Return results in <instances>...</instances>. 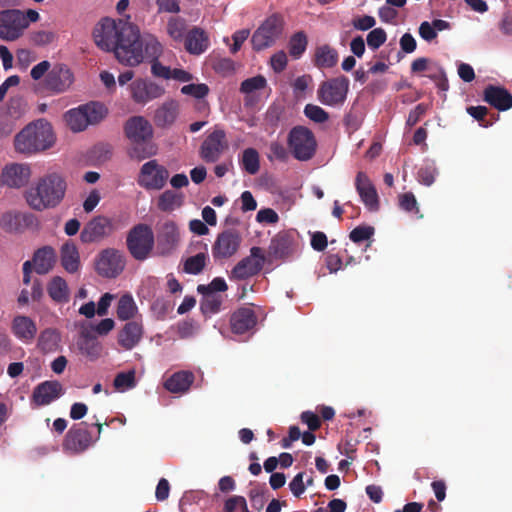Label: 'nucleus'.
Returning <instances> with one entry per match:
<instances>
[{"mask_svg":"<svg viewBox=\"0 0 512 512\" xmlns=\"http://www.w3.org/2000/svg\"><path fill=\"white\" fill-rule=\"evenodd\" d=\"M288 146L295 159L308 161L315 155L317 142L313 132L305 126L293 127L287 138Z\"/></svg>","mask_w":512,"mask_h":512,"instance_id":"nucleus-6","label":"nucleus"},{"mask_svg":"<svg viewBox=\"0 0 512 512\" xmlns=\"http://www.w3.org/2000/svg\"><path fill=\"white\" fill-rule=\"evenodd\" d=\"M37 218L32 213L9 211L0 218V226L6 232H23L36 226Z\"/></svg>","mask_w":512,"mask_h":512,"instance_id":"nucleus-23","label":"nucleus"},{"mask_svg":"<svg viewBox=\"0 0 512 512\" xmlns=\"http://www.w3.org/2000/svg\"><path fill=\"white\" fill-rule=\"evenodd\" d=\"M428 104L425 103H419L415 106L413 110L410 111L408 118L406 120V125L411 128L415 126L420 119L427 113L428 111Z\"/></svg>","mask_w":512,"mask_h":512,"instance_id":"nucleus-59","label":"nucleus"},{"mask_svg":"<svg viewBox=\"0 0 512 512\" xmlns=\"http://www.w3.org/2000/svg\"><path fill=\"white\" fill-rule=\"evenodd\" d=\"M363 119L364 117L362 111L352 107L350 111L345 115L343 123L349 133H354L361 127Z\"/></svg>","mask_w":512,"mask_h":512,"instance_id":"nucleus-49","label":"nucleus"},{"mask_svg":"<svg viewBox=\"0 0 512 512\" xmlns=\"http://www.w3.org/2000/svg\"><path fill=\"white\" fill-rule=\"evenodd\" d=\"M308 40L307 36L303 31H299L293 34L289 40L288 48L289 54L294 58L298 59L305 52L307 48Z\"/></svg>","mask_w":512,"mask_h":512,"instance_id":"nucleus-44","label":"nucleus"},{"mask_svg":"<svg viewBox=\"0 0 512 512\" xmlns=\"http://www.w3.org/2000/svg\"><path fill=\"white\" fill-rule=\"evenodd\" d=\"M27 104L22 96H13L7 103V116L12 120L19 119L26 112Z\"/></svg>","mask_w":512,"mask_h":512,"instance_id":"nucleus-47","label":"nucleus"},{"mask_svg":"<svg viewBox=\"0 0 512 512\" xmlns=\"http://www.w3.org/2000/svg\"><path fill=\"white\" fill-rule=\"evenodd\" d=\"M194 382V374L190 371H179L170 376L164 387L172 393H184Z\"/></svg>","mask_w":512,"mask_h":512,"instance_id":"nucleus-35","label":"nucleus"},{"mask_svg":"<svg viewBox=\"0 0 512 512\" xmlns=\"http://www.w3.org/2000/svg\"><path fill=\"white\" fill-rule=\"evenodd\" d=\"M125 267V259L120 251L108 248L103 250L96 261V271L106 278H116Z\"/></svg>","mask_w":512,"mask_h":512,"instance_id":"nucleus-14","label":"nucleus"},{"mask_svg":"<svg viewBox=\"0 0 512 512\" xmlns=\"http://www.w3.org/2000/svg\"><path fill=\"white\" fill-rule=\"evenodd\" d=\"M61 336L56 329H44L38 338V348L44 353L55 352L60 347Z\"/></svg>","mask_w":512,"mask_h":512,"instance_id":"nucleus-38","label":"nucleus"},{"mask_svg":"<svg viewBox=\"0 0 512 512\" xmlns=\"http://www.w3.org/2000/svg\"><path fill=\"white\" fill-rule=\"evenodd\" d=\"M467 113L472 116L475 120H477L481 126L487 128L493 124V122L498 119V115L493 117L492 120H487L486 116L488 114V109L485 106H469L467 107Z\"/></svg>","mask_w":512,"mask_h":512,"instance_id":"nucleus-52","label":"nucleus"},{"mask_svg":"<svg viewBox=\"0 0 512 512\" xmlns=\"http://www.w3.org/2000/svg\"><path fill=\"white\" fill-rule=\"evenodd\" d=\"M157 250L160 255H170L178 246L180 232L177 224L172 220H166L159 225L157 231Z\"/></svg>","mask_w":512,"mask_h":512,"instance_id":"nucleus-18","label":"nucleus"},{"mask_svg":"<svg viewBox=\"0 0 512 512\" xmlns=\"http://www.w3.org/2000/svg\"><path fill=\"white\" fill-rule=\"evenodd\" d=\"M55 261L56 252L51 246L39 248L33 256L35 271L40 275L48 273L53 268Z\"/></svg>","mask_w":512,"mask_h":512,"instance_id":"nucleus-34","label":"nucleus"},{"mask_svg":"<svg viewBox=\"0 0 512 512\" xmlns=\"http://www.w3.org/2000/svg\"><path fill=\"white\" fill-rule=\"evenodd\" d=\"M287 55L284 51H279L277 53H275L274 55H272L271 59H270V64H271V67L272 69L276 72V73H281L282 71L285 70L286 66H287Z\"/></svg>","mask_w":512,"mask_h":512,"instance_id":"nucleus-64","label":"nucleus"},{"mask_svg":"<svg viewBox=\"0 0 512 512\" xmlns=\"http://www.w3.org/2000/svg\"><path fill=\"white\" fill-rule=\"evenodd\" d=\"M305 116L315 123H324L329 119V114L323 108L314 104H307L304 108Z\"/></svg>","mask_w":512,"mask_h":512,"instance_id":"nucleus-53","label":"nucleus"},{"mask_svg":"<svg viewBox=\"0 0 512 512\" xmlns=\"http://www.w3.org/2000/svg\"><path fill=\"white\" fill-rule=\"evenodd\" d=\"M206 260L207 255L202 252L188 257L184 262L183 270L187 274H200L206 266Z\"/></svg>","mask_w":512,"mask_h":512,"instance_id":"nucleus-46","label":"nucleus"},{"mask_svg":"<svg viewBox=\"0 0 512 512\" xmlns=\"http://www.w3.org/2000/svg\"><path fill=\"white\" fill-rule=\"evenodd\" d=\"M143 325L138 321H129L119 331L117 342L124 350H132L143 337Z\"/></svg>","mask_w":512,"mask_h":512,"instance_id":"nucleus-27","label":"nucleus"},{"mask_svg":"<svg viewBox=\"0 0 512 512\" xmlns=\"http://www.w3.org/2000/svg\"><path fill=\"white\" fill-rule=\"evenodd\" d=\"M294 237L288 232L276 234L269 245L268 254L273 259H285L293 253Z\"/></svg>","mask_w":512,"mask_h":512,"instance_id":"nucleus-29","label":"nucleus"},{"mask_svg":"<svg viewBox=\"0 0 512 512\" xmlns=\"http://www.w3.org/2000/svg\"><path fill=\"white\" fill-rule=\"evenodd\" d=\"M125 136L133 144L130 155L137 160H143L156 153V148L151 144L153 128L150 122L143 116L130 117L124 125Z\"/></svg>","mask_w":512,"mask_h":512,"instance_id":"nucleus-4","label":"nucleus"},{"mask_svg":"<svg viewBox=\"0 0 512 512\" xmlns=\"http://www.w3.org/2000/svg\"><path fill=\"white\" fill-rule=\"evenodd\" d=\"M338 53L329 45H322L316 48L314 64L318 68H332L337 64Z\"/></svg>","mask_w":512,"mask_h":512,"instance_id":"nucleus-39","label":"nucleus"},{"mask_svg":"<svg viewBox=\"0 0 512 512\" xmlns=\"http://www.w3.org/2000/svg\"><path fill=\"white\" fill-rule=\"evenodd\" d=\"M137 312V306L130 294H124L120 297L117 305V317L126 321L134 317Z\"/></svg>","mask_w":512,"mask_h":512,"instance_id":"nucleus-43","label":"nucleus"},{"mask_svg":"<svg viewBox=\"0 0 512 512\" xmlns=\"http://www.w3.org/2000/svg\"><path fill=\"white\" fill-rule=\"evenodd\" d=\"M60 261L68 273H76L81 265L78 247L72 240H67L60 248Z\"/></svg>","mask_w":512,"mask_h":512,"instance_id":"nucleus-31","label":"nucleus"},{"mask_svg":"<svg viewBox=\"0 0 512 512\" xmlns=\"http://www.w3.org/2000/svg\"><path fill=\"white\" fill-rule=\"evenodd\" d=\"M92 35L96 46L103 51H113L120 63L137 66L143 62L140 51L143 35L133 23L104 17L95 25Z\"/></svg>","mask_w":512,"mask_h":512,"instance_id":"nucleus-1","label":"nucleus"},{"mask_svg":"<svg viewBox=\"0 0 512 512\" xmlns=\"http://www.w3.org/2000/svg\"><path fill=\"white\" fill-rule=\"evenodd\" d=\"M66 177L57 171H52L39 177L24 194L29 207L42 212L58 207L65 198L67 191Z\"/></svg>","mask_w":512,"mask_h":512,"instance_id":"nucleus-2","label":"nucleus"},{"mask_svg":"<svg viewBox=\"0 0 512 512\" xmlns=\"http://www.w3.org/2000/svg\"><path fill=\"white\" fill-rule=\"evenodd\" d=\"M209 45V37L202 28L193 27L185 36L184 46L190 54L200 55L209 48Z\"/></svg>","mask_w":512,"mask_h":512,"instance_id":"nucleus-30","label":"nucleus"},{"mask_svg":"<svg viewBox=\"0 0 512 512\" xmlns=\"http://www.w3.org/2000/svg\"><path fill=\"white\" fill-rule=\"evenodd\" d=\"M77 345L81 354L91 360H96L101 355V343L96 339V337L89 333H82Z\"/></svg>","mask_w":512,"mask_h":512,"instance_id":"nucleus-36","label":"nucleus"},{"mask_svg":"<svg viewBox=\"0 0 512 512\" xmlns=\"http://www.w3.org/2000/svg\"><path fill=\"white\" fill-rule=\"evenodd\" d=\"M64 393L63 386L56 380H48L38 384L32 393L31 401L36 406L49 405Z\"/></svg>","mask_w":512,"mask_h":512,"instance_id":"nucleus-24","label":"nucleus"},{"mask_svg":"<svg viewBox=\"0 0 512 512\" xmlns=\"http://www.w3.org/2000/svg\"><path fill=\"white\" fill-rule=\"evenodd\" d=\"M355 187L364 205L370 211H377L379 209L378 193L366 173L362 171L357 173Z\"/></svg>","mask_w":512,"mask_h":512,"instance_id":"nucleus-25","label":"nucleus"},{"mask_svg":"<svg viewBox=\"0 0 512 512\" xmlns=\"http://www.w3.org/2000/svg\"><path fill=\"white\" fill-rule=\"evenodd\" d=\"M366 40L369 48L376 50L386 42L387 34L383 28H375L368 33Z\"/></svg>","mask_w":512,"mask_h":512,"instance_id":"nucleus-54","label":"nucleus"},{"mask_svg":"<svg viewBox=\"0 0 512 512\" xmlns=\"http://www.w3.org/2000/svg\"><path fill=\"white\" fill-rule=\"evenodd\" d=\"M129 89L132 100L138 104H146L149 101L160 98L165 93L162 86L141 78L133 81Z\"/></svg>","mask_w":512,"mask_h":512,"instance_id":"nucleus-21","label":"nucleus"},{"mask_svg":"<svg viewBox=\"0 0 512 512\" xmlns=\"http://www.w3.org/2000/svg\"><path fill=\"white\" fill-rule=\"evenodd\" d=\"M226 134L221 129L210 133L200 147L201 158L208 163L216 162L226 148Z\"/></svg>","mask_w":512,"mask_h":512,"instance_id":"nucleus-22","label":"nucleus"},{"mask_svg":"<svg viewBox=\"0 0 512 512\" xmlns=\"http://www.w3.org/2000/svg\"><path fill=\"white\" fill-rule=\"evenodd\" d=\"M228 289L227 283L221 277H215L208 285H198L197 291L211 293L225 292Z\"/></svg>","mask_w":512,"mask_h":512,"instance_id":"nucleus-60","label":"nucleus"},{"mask_svg":"<svg viewBox=\"0 0 512 512\" xmlns=\"http://www.w3.org/2000/svg\"><path fill=\"white\" fill-rule=\"evenodd\" d=\"M36 59V54L28 49H19L17 52V65L21 69H26Z\"/></svg>","mask_w":512,"mask_h":512,"instance_id":"nucleus-63","label":"nucleus"},{"mask_svg":"<svg viewBox=\"0 0 512 512\" xmlns=\"http://www.w3.org/2000/svg\"><path fill=\"white\" fill-rule=\"evenodd\" d=\"M184 202V195L182 192L174 190L164 191L157 200V207L163 212H172L182 206Z\"/></svg>","mask_w":512,"mask_h":512,"instance_id":"nucleus-37","label":"nucleus"},{"mask_svg":"<svg viewBox=\"0 0 512 512\" xmlns=\"http://www.w3.org/2000/svg\"><path fill=\"white\" fill-rule=\"evenodd\" d=\"M257 323V316L250 307L237 309L230 318L231 330L235 334H244L254 328Z\"/></svg>","mask_w":512,"mask_h":512,"instance_id":"nucleus-28","label":"nucleus"},{"mask_svg":"<svg viewBox=\"0 0 512 512\" xmlns=\"http://www.w3.org/2000/svg\"><path fill=\"white\" fill-rule=\"evenodd\" d=\"M94 426L97 427V437L93 438L88 430L89 425L86 422L73 425L67 432L63 447L65 450L73 453H82L93 445L99 439L102 432V424L96 422Z\"/></svg>","mask_w":512,"mask_h":512,"instance_id":"nucleus-8","label":"nucleus"},{"mask_svg":"<svg viewBox=\"0 0 512 512\" xmlns=\"http://www.w3.org/2000/svg\"><path fill=\"white\" fill-rule=\"evenodd\" d=\"M47 292L55 302L66 303L69 301V288L67 282L60 276H55L50 280Z\"/></svg>","mask_w":512,"mask_h":512,"instance_id":"nucleus-40","label":"nucleus"},{"mask_svg":"<svg viewBox=\"0 0 512 512\" xmlns=\"http://www.w3.org/2000/svg\"><path fill=\"white\" fill-rule=\"evenodd\" d=\"M199 293L202 295L200 310L204 315H212L220 311L223 303L222 295L205 291Z\"/></svg>","mask_w":512,"mask_h":512,"instance_id":"nucleus-42","label":"nucleus"},{"mask_svg":"<svg viewBox=\"0 0 512 512\" xmlns=\"http://www.w3.org/2000/svg\"><path fill=\"white\" fill-rule=\"evenodd\" d=\"M483 100L498 111L512 108V95L501 86L488 85L484 89Z\"/></svg>","mask_w":512,"mask_h":512,"instance_id":"nucleus-26","label":"nucleus"},{"mask_svg":"<svg viewBox=\"0 0 512 512\" xmlns=\"http://www.w3.org/2000/svg\"><path fill=\"white\" fill-rule=\"evenodd\" d=\"M376 24V20L373 16L363 15L357 18H354L352 21V25L356 30L359 31H367L373 28Z\"/></svg>","mask_w":512,"mask_h":512,"instance_id":"nucleus-62","label":"nucleus"},{"mask_svg":"<svg viewBox=\"0 0 512 512\" xmlns=\"http://www.w3.org/2000/svg\"><path fill=\"white\" fill-rule=\"evenodd\" d=\"M438 170L434 162H426L417 172L418 181L425 185L431 186L435 182Z\"/></svg>","mask_w":512,"mask_h":512,"instance_id":"nucleus-48","label":"nucleus"},{"mask_svg":"<svg viewBox=\"0 0 512 512\" xmlns=\"http://www.w3.org/2000/svg\"><path fill=\"white\" fill-rule=\"evenodd\" d=\"M269 151L270 154L268 155V158L270 160L277 159L279 161L284 162L288 159V151L280 142H271L269 146Z\"/></svg>","mask_w":512,"mask_h":512,"instance_id":"nucleus-61","label":"nucleus"},{"mask_svg":"<svg viewBox=\"0 0 512 512\" xmlns=\"http://www.w3.org/2000/svg\"><path fill=\"white\" fill-rule=\"evenodd\" d=\"M155 237L152 228L147 224H137L128 233L127 248L136 260L147 259L154 247Z\"/></svg>","mask_w":512,"mask_h":512,"instance_id":"nucleus-7","label":"nucleus"},{"mask_svg":"<svg viewBox=\"0 0 512 512\" xmlns=\"http://www.w3.org/2000/svg\"><path fill=\"white\" fill-rule=\"evenodd\" d=\"M116 227L112 219L106 216L92 218L82 229L80 239L83 243H93L110 236Z\"/></svg>","mask_w":512,"mask_h":512,"instance_id":"nucleus-15","label":"nucleus"},{"mask_svg":"<svg viewBox=\"0 0 512 512\" xmlns=\"http://www.w3.org/2000/svg\"><path fill=\"white\" fill-rule=\"evenodd\" d=\"M179 114V105L175 100L164 102L156 109L154 123L159 128H167L173 125Z\"/></svg>","mask_w":512,"mask_h":512,"instance_id":"nucleus-32","label":"nucleus"},{"mask_svg":"<svg viewBox=\"0 0 512 512\" xmlns=\"http://www.w3.org/2000/svg\"><path fill=\"white\" fill-rule=\"evenodd\" d=\"M265 255L260 247H252L250 255L240 260L231 271V278L244 280L257 275L265 263Z\"/></svg>","mask_w":512,"mask_h":512,"instance_id":"nucleus-13","label":"nucleus"},{"mask_svg":"<svg viewBox=\"0 0 512 512\" xmlns=\"http://www.w3.org/2000/svg\"><path fill=\"white\" fill-rule=\"evenodd\" d=\"M143 61L150 62L151 72L155 77L170 79V67L162 65L158 58L162 54L163 47L154 35L144 34L140 45Z\"/></svg>","mask_w":512,"mask_h":512,"instance_id":"nucleus-11","label":"nucleus"},{"mask_svg":"<svg viewBox=\"0 0 512 512\" xmlns=\"http://www.w3.org/2000/svg\"><path fill=\"white\" fill-rule=\"evenodd\" d=\"M113 385L119 391L134 388L136 386L135 371L118 373L114 378Z\"/></svg>","mask_w":512,"mask_h":512,"instance_id":"nucleus-50","label":"nucleus"},{"mask_svg":"<svg viewBox=\"0 0 512 512\" xmlns=\"http://www.w3.org/2000/svg\"><path fill=\"white\" fill-rule=\"evenodd\" d=\"M374 234V228L371 226H357L354 228L349 235V238L354 243H361L365 240L370 239V237Z\"/></svg>","mask_w":512,"mask_h":512,"instance_id":"nucleus-58","label":"nucleus"},{"mask_svg":"<svg viewBox=\"0 0 512 512\" xmlns=\"http://www.w3.org/2000/svg\"><path fill=\"white\" fill-rule=\"evenodd\" d=\"M399 207L406 212L419 213L417 200L412 192L399 195Z\"/></svg>","mask_w":512,"mask_h":512,"instance_id":"nucleus-56","label":"nucleus"},{"mask_svg":"<svg viewBox=\"0 0 512 512\" xmlns=\"http://www.w3.org/2000/svg\"><path fill=\"white\" fill-rule=\"evenodd\" d=\"M181 92L185 95H190L197 99H202L209 93V88L206 84H188L181 88Z\"/></svg>","mask_w":512,"mask_h":512,"instance_id":"nucleus-57","label":"nucleus"},{"mask_svg":"<svg viewBox=\"0 0 512 512\" xmlns=\"http://www.w3.org/2000/svg\"><path fill=\"white\" fill-rule=\"evenodd\" d=\"M28 28V20L24 12L18 9L0 11V39L15 41Z\"/></svg>","mask_w":512,"mask_h":512,"instance_id":"nucleus-10","label":"nucleus"},{"mask_svg":"<svg viewBox=\"0 0 512 512\" xmlns=\"http://www.w3.org/2000/svg\"><path fill=\"white\" fill-rule=\"evenodd\" d=\"M282 27L276 17L268 18L252 35L251 43L256 51L271 46L280 36Z\"/></svg>","mask_w":512,"mask_h":512,"instance_id":"nucleus-16","label":"nucleus"},{"mask_svg":"<svg viewBox=\"0 0 512 512\" xmlns=\"http://www.w3.org/2000/svg\"><path fill=\"white\" fill-rule=\"evenodd\" d=\"M266 85V78L262 75H257L244 80L241 83L240 91L244 94H250L254 91L264 89Z\"/></svg>","mask_w":512,"mask_h":512,"instance_id":"nucleus-51","label":"nucleus"},{"mask_svg":"<svg viewBox=\"0 0 512 512\" xmlns=\"http://www.w3.org/2000/svg\"><path fill=\"white\" fill-rule=\"evenodd\" d=\"M107 114L105 106L99 102H90L68 110L64 114L67 126L73 132L84 131L89 125H96Z\"/></svg>","mask_w":512,"mask_h":512,"instance_id":"nucleus-5","label":"nucleus"},{"mask_svg":"<svg viewBox=\"0 0 512 512\" xmlns=\"http://www.w3.org/2000/svg\"><path fill=\"white\" fill-rule=\"evenodd\" d=\"M73 80L71 70L65 64H57L46 75L44 86L48 91L59 94L66 91Z\"/></svg>","mask_w":512,"mask_h":512,"instance_id":"nucleus-20","label":"nucleus"},{"mask_svg":"<svg viewBox=\"0 0 512 512\" xmlns=\"http://www.w3.org/2000/svg\"><path fill=\"white\" fill-rule=\"evenodd\" d=\"M349 79L339 76L321 83L317 90L318 100L326 106H341L347 98Z\"/></svg>","mask_w":512,"mask_h":512,"instance_id":"nucleus-9","label":"nucleus"},{"mask_svg":"<svg viewBox=\"0 0 512 512\" xmlns=\"http://www.w3.org/2000/svg\"><path fill=\"white\" fill-rule=\"evenodd\" d=\"M169 171L157 160L144 163L140 169L137 183L146 190H161L167 183Z\"/></svg>","mask_w":512,"mask_h":512,"instance_id":"nucleus-12","label":"nucleus"},{"mask_svg":"<svg viewBox=\"0 0 512 512\" xmlns=\"http://www.w3.org/2000/svg\"><path fill=\"white\" fill-rule=\"evenodd\" d=\"M239 164L246 173L255 175L260 170V156L255 148H246L243 150Z\"/></svg>","mask_w":512,"mask_h":512,"instance_id":"nucleus-41","label":"nucleus"},{"mask_svg":"<svg viewBox=\"0 0 512 512\" xmlns=\"http://www.w3.org/2000/svg\"><path fill=\"white\" fill-rule=\"evenodd\" d=\"M56 142L52 125L45 119L27 124L14 138L16 152L32 156L50 149Z\"/></svg>","mask_w":512,"mask_h":512,"instance_id":"nucleus-3","label":"nucleus"},{"mask_svg":"<svg viewBox=\"0 0 512 512\" xmlns=\"http://www.w3.org/2000/svg\"><path fill=\"white\" fill-rule=\"evenodd\" d=\"M12 332L18 339L30 342L36 336L37 326L30 317L19 315L12 321Z\"/></svg>","mask_w":512,"mask_h":512,"instance_id":"nucleus-33","label":"nucleus"},{"mask_svg":"<svg viewBox=\"0 0 512 512\" xmlns=\"http://www.w3.org/2000/svg\"><path fill=\"white\" fill-rule=\"evenodd\" d=\"M31 177V168L27 163L7 164L1 171L0 181L9 188H22L26 186Z\"/></svg>","mask_w":512,"mask_h":512,"instance_id":"nucleus-19","label":"nucleus"},{"mask_svg":"<svg viewBox=\"0 0 512 512\" xmlns=\"http://www.w3.org/2000/svg\"><path fill=\"white\" fill-rule=\"evenodd\" d=\"M241 237L234 229H228L218 234L213 246L212 255L215 260L227 259L239 249Z\"/></svg>","mask_w":512,"mask_h":512,"instance_id":"nucleus-17","label":"nucleus"},{"mask_svg":"<svg viewBox=\"0 0 512 512\" xmlns=\"http://www.w3.org/2000/svg\"><path fill=\"white\" fill-rule=\"evenodd\" d=\"M187 25L184 19L179 17H172L167 23L168 35L177 42L185 40L187 34Z\"/></svg>","mask_w":512,"mask_h":512,"instance_id":"nucleus-45","label":"nucleus"},{"mask_svg":"<svg viewBox=\"0 0 512 512\" xmlns=\"http://www.w3.org/2000/svg\"><path fill=\"white\" fill-rule=\"evenodd\" d=\"M55 34L51 31H35L30 33L29 39L30 42L36 46H45L54 41Z\"/></svg>","mask_w":512,"mask_h":512,"instance_id":"nucleus-55","label":"nucleus"}]
</instances>
